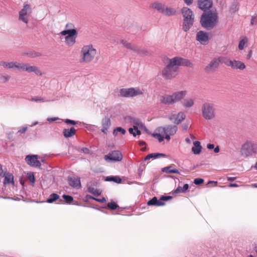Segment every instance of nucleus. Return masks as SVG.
Returning <instances> with one entry per match:
<instances>
[{
  "label": "nucleus",
  "instance_id": "nucleus-17",
  "mask_svg": "<svg viewBox=\"0 0 257 257\" xmlns=\"http://www.w3.org/2000/svg\"><path fill=\"white\" fill-rule=\"evenodd\" d=\"M70 186L73 188L79 189L81 187L80 180L79 177H70L68 179Z\"/></svg>",
  "mask_w": 257,
  "mask_h": 257
},
{
  "label": "nucleus",
  "instance_id": "nucleus-13",
  "mask_svg": "<svg viewBox=\"0 0 257 257\" xmlns=\"http://www.w3.org/2000/svg\"><path fill=\"white\" fill-rule=\"evenodd\" d=\"M38 159V156L35 155H28L25 158V161L28 165L32 167L40 168L41 164Z\"/></svg>",
  "mask_w": 257,
  "mask_h": 257
},
{
  "label": "nucleus",
  "instance_id": "nucleus-28",
  "mask_svg": "<svg viewBox=\"0 0 257 257\" xmlns=\"http://www.w3.org/2000/svg\"><path fill=\"white\" fill-rule=\"evenodd\" d=\"M166 155L163 153H152L148 154L145 158V160H148L151 159H157L160 157H165Z\"/></svg>",
  "mask_w": 257,
  "mask_h": 257
},
{
  "label": "nucleus",
  "instance_id": "nucleus-12",
  "mask_svg": "<svg viewBox=\"0 0 257 257\" xmlns=\"http://www.w3.org/2000/svg\"><path fill=\"white\" fill-rule=\"evenodd\" d=\"M104 159L107 162H117L122 159V155L119 151H113L104 156Z\"/></svg>",
  "mask_w": 257,
  "mask_h": 257
},
{
  "label": "nucleus",
  "instance_id": "nucleus-27",
  "mask_svg": "<svg viewBox=\"0 0 257 257\" xmlns=\"http://www.w3.org/2000/svg\"><path fill=\"white\" fill-rule=\"evenodd\" d=\"M162 171L168 174L174 173L179 174V170L173 167V165L164 167L162 169Z\"/></svg>",
  "mask_w": 257,
  "mask_h": 257
},
{
  "label": "nucleus",
  "instance_id": "nucleus-23",
  "mask_svg": "<svg viewBox=\"0 0 257 257\" xmlns=\"http://www.w3.org/2000/svg\"><path fill=\"white\" fill-rule=\"evenodd\" d=\"M162 14L168 16H174L176 14V11L174 8L165 6Z\"/></svg>",
  "mask_w": 257,
  "mask_h": 257
},
{
  "label": "nucleus",
  "instance_id": "nucleus-22",
  "mask_svg": "<svg viewBox=\"0 0 257 257\" xmlns=\"http://www.w3.org/2000/svg\"><path fill=\"white\" fill-rule=\"evenodd\" d=\"M5 177L4 184H14L13 175L9 173H5L3 176Z\"/></svg>",
  "mask_w": 257,
  "mask_h": 257
},
{
  "label": "nucleus",
  "instance_id": "nucleus-52",
  "mask_svg": "<svg viewBox=\"0 0 257 257\" xmlns=\"http://www.w3.org/2000/svg\"><path fill=\"white\" fill-rule=\"evenodd\" d=\"M10 78V77L9 75H4L1 77V79L4 82L8 81Z\"/></svg>",
  "mask_w": 257,
  "mask_h": 257
},
{
  "label": "nucleus",
  "instance_id": "nucleus-21",
  "mask_svg": "<svg viewBox=\"0 0 257 257\" xmlns=\"http://www.w3.org/2000/svg\"><path fill=\"white\" fill-rule=\"evenodd\" d=\"M231 67L233 69H239L242 70L245 69V65L243 62L240 61L233 60Z\"/></svg>",
  "mask_w": 257,
  "mask_h": 257
},
{
  "label": "nucleus",
  "instance_id": "nucleus-5",
  "mask_svg": "<svg viewBox=\"0 0 257 257\" xmlns=\"http://www.w3.org/2000/svg\"><path fill=\"white\" fill-rule=\"evenodd\" d=\"M240 152L244 157L257 154V143L251 140L246 141L241 145Z\"/></svg>",
  "mask_w": 257,
  "mask_h": 257
},
{
  "label": "nucleus",
  "instance_id": "nucleus-43",
  "mask_svg": "<svg viewBox=\"0 0 257 257\" xmlns=\"http://www.w3.org/2000/svg\"><path fill=\"white\" fill-rule=\"evenodd\" d=\"M107 206L108 208L111 210H115L118 207V205L114 202H111L108 203Z\"/></svg>",
  "mask_w": 257,
  "mask_h": 257
},
{
  "label": "nucleus",
  "instance_id": "nucleus-19",
  "mask_svg": "<svg viewBox=\"0 0 257 257\" xmlns=\"http://www.w3.org/2000/svg\"><path fill=\"white\" fill-rule=\"evenodd\" d=\"M185 118V114L182 112H179L177 115H172L170 117V119L174 120V122L176 124L180 123Z\"/></svg>",
  "mask_w": 257,
  "mask_h": 257
},
{
  "label": "nucleus",
  "instance_id": "nucleus-49",
  "mask_svg": "<svg viewBox=\"0 0 257 257\" xmlns=\"http://www.w3.org/2000/svg\"><path fill=\"white\" fill-rule=\"evenodd\" d=\"M204 182V180L201 178H196L194 180V183L195 185H200Z\"/></svg>",
  "mask_w": 257,
  "mask_h": 257
},
{
  "label": "nucleus",
  "instance_id": "nucleus-64",
  "mask_svg": "<svg viewBox=\"0 0 257 257\" xmlns=\"http://www.w3.org/2000/svg\"><path fill=\"white\" fill-rule=\"evenodd\" d=\"M82 151L85 154H88L89 150L88 148H84L82 149Z\"/></svg>",
  "mask_w": 257,
  "mask_h": 257
},
{
  "label": "nucleus",
  "instance_id": "nucleus-50",
  "mask_svg": "<svg viewBox=\"0 0 257 257\" xmlns=\"http://www.w3.org/2000/svg\"><path fill=\"white\" fill-rule=\"evenodd\" d=\"M65 122L68 124L75 125L77 122L74 120L66 119L64 120Z\"/></svg>",
  "mask_w": 257,
  "mask_h": 257
},
{
  "label": "nucleus",
  "instance_id": "nucleus-14",
  "mask_svg": "<svg viewBox=\"0 0 257 257\" xmlns=\"http://www.w3.org/2000/svg\"><path fill=\"white\" fill-rule=\"evenodd\" d=\"M209 39V36L206 32L199 31L196 34V40L201 45H207L208 43Z\"/></svg>",
  "mask_w": 257,
  "mask_h": 257
},
{
  "label": "nucleus",
  "instance_id": "nucleus-11",
  "mask_svg": "<svg viewBox=\"0 0 257 257\" xmlns=\"http://www.w3.org/2000/svg\"><path fill=\"white\" fill-rule=\"evenodd\" d=\"M120 94L121 96L125 97H134L137 95H141L143 92L139 89H135L134 88H122L120 90Z\"/></svg>",
  "mask_w": 257,
  "mask_h": 257
},
{
  "label": "nucleus",
  "instance_id": "nucleus-42",
  "mask_svg": "<svg viewBox=\"0 0 257 257\" xmlns=\"http://www.w3.org/2000/svg\"><path fill=\"white\" fill-rule=\"evenodd\" d=\"M247 42V39L245 38L242 39L240 41L238 45V49L239 50H242L244 48L245 45Z\"/></svg>",
  "mask_w": 257,
  "mask_h": 257
},
{
  "label": "nucleus",
  "instance_id": "nucleus-16",
  "mask_svg": "<svg viewBox=\"0 0 257 257\" xmlns=\"http://www.w3.org/2000/svg\"><path fill=\"white\" fill-rule=\"evenodd\" d=\"M165 127L166 135L165 139L169 141L170 140V136L174 135L177 131V127L176 125H169Z\"/></svg>",
  "mask_w": 257,
  "mask_h": 257
},
{
  "label": "nucleus",
  "instance_id": "nucleus-3",
  "mask_svg": "<svg viewBox=\"0 0 257 257\" xmlns=\"http://www.w3.org/2000/svg\"><path fill=\"white\" fill-rule=\"evenodd\" d=\"M97 51L91 44L84 45L80 51L79 61L82 63H89L96 55Z\"/></svg>",
  "mask_w": 257,
  "mask_h": 257
},
{
  "label": "nucleus",
  "instance_id": "nucleus-54",
  "mask_svg": "<svg viewBox=\"0 0 257 257\" xmlns=\"http://www.w3.org/2000/svg\"><path fill=\"white\" fill-rule=\"evenodd\" d=\"M92 199L97 202H101V203H104V202H106V199L104 197H103L101 199H97V198L92 197Z\"/></svg>",
  "mask_w": 257,
  "mask_h": 257
},
{
  "label": "nucleus",
  "instance_id": "nucleus-2",
  "mask_svg": "<svg viewBox=\"0 0 257 257\" xmlns=\"http://www.w3.org/2000/svg\"><path fill=\"white\" fill-rule=\"evenodd\" d=\"M186 90L176 91L171 94H165L160 97V102L165 105H172L181 101L187 95Z\"/></svg>",
  "mask_w": 257,
  "mask_h": 257
},
{
  "label": "nucleus",
  "instance_id": "nucleus-32",
  "mask_svg": "<svg viewBox=\"0 0 257 257\" xmlns=\"http://www.w3.org/2000/svg\"><path fill=\"white\" fill-rule=\"evenodd\" d=\"M220 62L225 64L227 66L231 67L232 64V61L227 57H220L219 58Z\"/></svg>",
  "mask_w": 257,
  "mask_h": 257
},
{
  "label": "nucleus",
  "instance_id": "nucleus-24",
  "mask_svg": "<svg viewBox=\"0 0 257 257\" xmlns=\"http://www.w3.org/2000/svg\"><path fill=\"white\" fill-rule=\"evenodd\" d=\"M181 103L183 107L185 108H190L194 105V100L191 98H187L184 99Z\"/></svg>",
  "mask_w": 257,
  "mask_h": 257
},
{
  "label": "nucleus",
  "instance_id": "nucleus-44",
  "mask_svg": "<svg viewBox=\"0 0 257 257\" xmlns=\"http://www.w3.org/2000/svg\"><path fill=\"white\" fill-rule=\"evenodd\" d=\"M152 135L153 137L157 139L159 142H162L165 138L162 135L159 134L158 133H154Z\"/></svg>",
  "mask_w": 257,
  "mask_h": 257
},
{
  "label": "nucleus",
  "instance_id": "nucleus-36",
  "mask_svg": "<svg viewBox=\"0 0 257 257\" xmlns=\"http://www.w3.org/2000/svg\"><path fill=\"white\" fill-rule=\"evenodd\" d=\"M188 187H189V186H188V184H184L183 187L179 186L175 190V193H184L188 189Z\"/></svg>",
  "mask_w": 257,
  "mask_h": 257
},
{
  "label": "nucleus",
  "instance_id": "nucleus-38",
  "mask_svg": "<svg viewBox=\"0 0 257 257\" xmlns=\"http://www.w3.org/2000/svg\"><path fill=\"white\" fill-rule=\"evenodd\" d=\"M165 7V6L164 5H163L161 4H160V3H154L153 5V7L154 9L157 10L159 12H160L162 14L163 12Z\"/></svg>",
  "mask_w": 257,
  "mask_h": 257
},
{
  "label": "nucleus",
  "instance_id": "nucleus-48",
  "mask_svg": "<svg viewBox=\"0 0 257 257\" xmlns=\"http://www.w3.org/2000/svg\"><path fill=\"white\" fill-rule=\"evenodd\" d=\"M65 30H76L75 29L74 26L72 23H68L65 26Z\"/></svg>",
  "mask_w": 257,
  "mask_h": 257
},
{
  "label": "nucleus",
  "instance_id": "nucleus-33",
  "mask_svg": "<svg viewBox=\"0 0 257 257\" xmlns=\"http://www.w3.org/2000/svg\"><path fill=\"white\" fill-rule=\"evenodd\" d=\"M220 62L225 64L227 66L231 67L232 64V61L227 57H220L219 58Z\"/></svg>",
  "mask_w": 257,
  "mask_h": 257
},
{
  "label": "nucleus",
  "instance_id": "nucleus-8",
  "mask_svg": "<svg viewBox=\"0 0 257 257\" xmlns=\"http://www.w3.org/2000/svg\"><path fill=\"white\" fill-rule=\"evenodd\" d=\"M201 111L202 116L206 120H212L215 117V108L213 103H204L201 107Z\"/></svg>",
  "mask_w": 257,
  "mask_h": 257
},
{
  "label": "nucleus",
  "instance_id": "nucleus-35",
  "mask_svg": "<svg viewBox=\"0 0 257 257\" xmlns=\"http://www.w3.org/2000/svg\"><path fill=\"white\" fill-rule=\"evenodd\" d=\"M88 191L96 196H98L101 194V192L99 190L90 186L88 187Z\"/></svg>",
  "mask_w": 257,
  "mask_h": 257
},
{
  "label": "nucleus",
  "instance_id": "nucleus-55",
  "mask_svg": "<svg viewBox=\"0 0 257 257\" xmlns=\"http://www.w3.org/2000/svg\"><path fill=\"white\" fill-rule=\"evenodd\" d=\"M134 129L136 131V135H140L141 134V132L140 130H138V128L137 127V126L136 125H134Z\"/></svg>",
  "mask_w": 257,
  "mask_h": 257
},
{
  "label": "nucleus",
  "instance_id": "nucleus-15",
  "mask_svg": "<svg viewBox=\"0 0 257 257\" xmlns=\"http://www.w3.org/2000/svg\"><path fill=\"white\" fill-rule=\"evenodd\" d=\"M198 6L199 9L205 12L212 6L211 0H198Z\"/></svg>",
  "mask_w": 257,
  "mask_h": 257
},
{
  "label": "nucleus",
  "instance_id": "nucleus-61",
  "mask_svg": "<svg viewBox=\"0 0 257 257\" xmlns=\"http://www.w3.org/2000/svg\"><path fill=\"white\" fill-rule=\"evenodd\" d=\"M32 100L34 101H43V99L36 97H33L32 98Z\"/></svg>",
  "mask_w": 257,
  "mask_h": 257
},
{
  "label": "nucleus",
  "instance_id": "nucleus-10",
  "mask_svg": "<svg viewBox=\"0 0 257 257\" xmlns=\"http://www.w3.org/2000/svg\"><path fill=\"white\" fill-rule=\"evenodd\" d=\"M32 13V8L30 4H24L23 8L19 12V20L27 24L29 22V17Z\"/></svg>",
  "mask_w": 257,
  "mask_h": 257
},
{
  "label": "nucleus",
  "instance_id": "nucleus-18",
  "mask_svg": "<svg viewBox=\"0 0 257 257\" xmlns=\"http://www.w3.org/2000/svg\"><path fill=\"white\" fill-rule=\"evenodd\" d=\"M220 63V62L219 58L218 59H216V58L214 59L206 67L205 69L207 71L214 70L216 68H217Z\"/></svg>",
  "mask_w": 257,
  "mask_h": 257
},
{
  "label": "nucleus",
  "instance_id": "nucleus-9",
  "mask_svg": "<svg viewBox=\"0 0 257 257\" xmlns=\"http://www.w3.org/2000/svg\"><path fill=\"white\" fill-rule=\"evenodd\" d=\"M77 34L76 30H63L60 32L61 35L66 36L65 42L69 47H72L75 44Z\"/></svg>",
  "mask_w": 257,
  "mask_h": 257
},
{
  "label": "nucleus",
  "instance_id": "nucleus-60",
  "mask_svg": "<svg viewBox=\"0 0 257 257\" xmlns=\"http://www.w3.org/2000/svg\"><path fill=\"white\" fill-rule=\"evenodd\" d=\"M207 148L210 150L213 149L214 148V145L213 144H209L207 145Z\"/></svg>",
  "mask_w": 257,
  "mask_h": 257
},
{
  "label": "nucleus",
  "instance_id": "nucleus-62",
  "mask_svg": "<svg viewBox=\"0 0 257 257\" xmlns=\"http://www.w3.org/2000/svg\"><path fill=\"white\" fill-rule=\"evenodd\" d=\"M251 55H252V51L251 50H250L248 52V54L247 55L246 58L247 59H249L251 58Z\"/></svg>",
  "mask_w": 257,
  "mask_h": 257
},
{
  "label": "nucleus",
  "instance_id": "nucleus-6",
  "mask_svg": "<svg viewBox=\"0 0 257 257\" xmlns=\"http://www.w3.org/2000/svg\"><path fill=\"white\" fill-rule=\"evenodd\" d=\"M183 17V30L187 32L193 24L194 16L193 12L189 8L184 7L182 9Z\"/></svg>",
  "mask_w": 257,
  "mask_h": 257
},
{
  "label": "nucleus",
  "instance_id": "nucleus-58",
  "mask_svg": "<svg viewBox=\"0 0 257 257\" xmlns=\"http://www.w3.org/2000/svg\"><path fill=\"white\" fill-rule=\"evenodd\" d=\"M211 184L213 185V186H216L217 185V181H210L208 182V184Z\"/></svg>",
  "mask_w": 257,
  "mask_h": 257
},
{
  "label": "nucleus",
  "instance_id": "nucleus-56",
  "mask_svg": "<svg viewBox=\"0 0 257 257\" xmlns=\"http://www.w3.org/2000/svg\"><path fill=\"white\" fill-rule=\"evenodd\" d=\"M27 130V127L26 126H24V127H23L22 128H21L19 131V132L21 133H25Z\"/></svg>",
  "mask_w": 257,
  "mask_h": 257
},
{
  "label": "nucleus",
  "instance_id": "nucleus-39",
  "mask_svg": "<svg viewBox=\"0 0 257 257\" xmlns=\"http://www.w3.org/2000/svg\"><path fill=\"white\" fill-rule=\"evenodd\" d=\"M118 133H121L122 135H124L126 133V131L124 128L121 127H117L113 130V135L114 136H116Z\"/></svg>",
  "mask_w": 257,
  "mask_h": 257
},
{
  "label": "nucleus",
  "instance_id": "nucleus-41",
  "mask_svg": "<svg viewBox=\"0 0 257 257\" xmlns=\"http://www.w3.org/2000/svg\"><path fill=\"white\" fill-rule=\"evenodd\" d=\"M156 131L158 134L162 135L165 138L167 135L165 127H159L156 129Z\"/></svg>",
  "mask_w": 257,
  "mask_h": 257
},
{
  "label": "nucleus",
  "instance_id": "nucleus-63",
  "mask_svg": "<svg viewBox=\"0 0 257 257\" xmlns=\"http://www.w3.org/2000/svg\"><path fill=\"white\" fill-rule=\"evenodd\" d=\"M228 186L229 187H238V185L236 184V183H231V184H230Z\"/></svg>",
  "mask_w": 257,
  "mask_h": 257
},
{
  "label": "nucleus",
  "instance_id": "nucleus-1",
  "mask_svg": "<svg viewBox=\"0 0 257 257\" xmlns=\"http://www.w3.org/2000/svg\"><path fill=\"white\" fill-rule=\"evenodd\" d=\"M193 64L188 59L180 57H175L168 59V63L163 69L162 74L165 79H171L175 77L178 72V67H192Z\"/></svg>",
  "mask_w": 257,
  "mask_h": 257
},
{
  "label": "nucleus",
  "instance_id": "nucleus-30",
  "mask_svg": "<svg viewBox=\"0 0 257 257\" xmlns=\"http://www.w3.org/2000/svg\"><path fill=\"white\" fill-rule=\"evenodd\" d=\"M172 198L171 196H162L161 197L159 200H158V202L157 203V206H163L165 204L164 202V201H167L169 199H171Z\"/></svg>",
  "mask_w": 257,
  "mask_h": 257
},
{
  "label": "nucleus",
  "instance_id": "nucleus-20",
  "mask_svg": "<svg viewBox=\"0 0 257 257\" xmlns=\"http://www.w3.org/2000/svg\"><path fill=\"white\" fill-rule=\"evenodd\" d=\"M111 125L110 119L108 117L103 118L102 120V128L101 131L104 134H106L108 129Z\"/></svg>",
  "mask_w": 257,
  "mask_h": 257
},
{
  "label": "nucleus",
  "instance_id": "nucleus-40",
  "mask_svg": "<svg viewBox=\"0 0 257 257\" xmlns=\"http://www.w3.org/2000/svg\"><path fill=\"white\" fill-rule=\"evenodd\" d=\"M59 196L55 193H53L50 195L49 198L47 199V202L51 203L59 199Z\"/></svg>",
  "mask_w": 257,
  "mask_h": 257
},
{
  "label": "nucleus",
  "instance_id": "nucleus-4",
  "mask_svg": "<svg viewBox=\"0 0 257 257\" xmlns=\"http://www.w3.org/2000/svg\"><path fill=\"white\" fill-rule=\"evenodd\" d=\"M218 22L217 14L216 12H208L202 14L200 23L202 26L207 29H212Z\"/></svg>",
  "mask_w": 257,
  "mask_h": 257
},
{
  "label": "nucleus",
  "instance_id": "nucleus-26",
  "mask_svg": "<svg viewBox=\"0 0 257 257\" xmlns=\"http://www.w3.org/2000/svg\"><path fill=\"white\" fill-rule=\"evenodd\" d=\"M202 147L199 141H195L193 142V147L192 148V151L194 154H199L201 150Z\"/></svg>",
  "mask_w": 257,
  "mask_h": 257
},
{
  "label": "nucleus",
  "instance_id": "nucleus-47",
  "mask_svg": "<svg viewBox=\"0 0 257 257\" xmlns=\"http://www.w3.org/2000/svg\"><path fill=\"white\" fill-rule=\"evenodd\" d=\"M63 198L67 203H70L73 201V197L69 195H63Z\"/></svg>",
  "mask_w": 257,
  "mask_h": 257
},
{
  "label": "nucleus",
  "instance_id": "nucleus-51",
  "mask_svg": "<svg viewBox=\"0 0 257 257\" xmlns=\"http://www.w3.org/2000/svg\"><path fill=\"white\" fill-rule=\"evenodd\" d=\"M133 122L135 124L134 125H136L137 126L143 125V123L139 119H134Z\"/></svg>",
  "mask_w": 257,
  "mask_h": 257
},
{
  "label": "nucleus",
  "instance_id": "nucleus-34",
  "mask_svg": "<svg viewBox=\"0 0 257 257\" xmlns=\"http://www.w3.org/2000/svg\"><path fill=\"white\" fill-rule=\"evenodd\" d=\"M137 50H134V51L138 53V54L141 56H144V55H149L151 54V53L147 49H141L139 48L138 47H137Z\"/></svg>",
  "mask_w": 257,
  "mask_h": 257
},
{
  "label": "nucleus",
  "instance_id": "nucleus-25",
  "mask_svg": "<svg viewBox=\"0 0 257 257\" xmlns=\"http://www.w3.org/2000/svg\"><path fill=\"white\" fill-rule=\"evenodd\" d=\"M76 133V130L72 127L69 129H64L63 131V136L65 138H69L74 136Z\"/></svg>",
  "mask_w": 257,
  "mask_h": 257
},
{
  "label": "nucleus",
  "instance_id": "nucleus-29",
  "mask_svg": "<svg viewBox=\"0 0 257 257\" xmlns=\"http://www.w3.org/2000/svg\"><path fill=\"white\" fill-rule=\"evenodd\" d=\"M120 42L124 47L127 49L132 50L133 51L137 50V46L132 45L131 43L128 42L126 40H121Z\"/></svg>",
  "mask_w": 257,
  "mask_h": 257
},
{
  "label": "nucleus",
  "instance_id": "nucleus-7",
  "mask_svg": "<svg viewBox=\"0 0 257 257\" xmlns=\"http://www.w3.org/2000/svg\"><path fill=\"white\" fill-rule=\"evenodd\" d=\"M14 69L19 71H27L28 73L34 72L37 75H43L41 71L36 66H31L28 63L14 62Z\"/></svg>",
  "mask_w": 257,
  "mask_h": 257
},
{
  "label": "nucleus",
  "instance_id": "nucleus-31",
  "mask_svg": "<svg viewBox=\"0 0 257 257\" xmlns=\"http://www.w3.org/2000/svg\"><path fill=\"white\" fill-rule=\"evenodd\" d=\"M14 62H8L4 61H0V66L4 67L7 69H14Z\"/></svg>",
  "mask_w": 257,
  "mask_h": 257
},
{
  "label": "nucleus",
  "instance_id": "nucleus-37",
  "mask_svg": "<svg viewBox=\"0 0 257 257\" xmlns=\"http://www.w3.org/2000/svg\"><path fill=\"white\" fill-rule=\"evenodd\" d=\"M105 181H113L117 183H120L121 182V179L119 177L111 176V177H107L105 179Z\"/></svg>",
  "mask_w": 257,
  "mask_h": 257
},
{
  "label": "nucleus",
  "instance_id": "nucleus-57",
  "mask_svg": "<svg viewBox=\"0 0 257 257\" xmlns=\"http://www.w3.org/2000/svg\"><path fill=\"white\" fill-rule=\"evenodd\" d=\"M134 130H135L134 129V128H130L128 129V132L130 134H132L134 137H136V134L135 132H134Z\"/></svg>",
  "mask_w": 257,
  "mask_h": 257
},
{
  "label": "nucleus",
  "instance_id": "nucleus-46",
  "mask_svg": "<svg viewBox=\"0 0 257 257\" xmlns=\"http://www.w3.org/2000/svg\"><path fill=\"white\" fill-rule=\"evenodd\" d=\"M28 177L30 181L31 182L32 185L33 186L35 181V178L34 174L32 173H28Z\"/></svg>",
  "mask_w": 257,
  "mask_h": 257
},
{
  "label": "nucleus",
  "instance_id": "nucleus-45",
  "mask_svg": "<svg viewBox=\"0 0 257 257\" xmlns=\"http://www.w3.org/2000/svg\"><path fill=\"white\" fill-rule=\"evenodd\" d=\"M157 202H158L157 198L156 197H154L152 199H151L148 202L147 204L148 205H156V206H157Z\"/></svg>",
  "mask_w": 257,
  "mask_h": 257
},
{
  "label": "nucleus",
  "instance_id": "nucleus-53",
  "mask_svg": "<svg viewBox=\"0 0 257 257\" xmlns=\"http://www.w3.org/2000/svg\"><path fill=\"white\" fill-rule=\"evenodd\" d=\"M251 24V25H256L257 24V16H254L252 17Z\"/></svg>",
  "mask_w": 257,
  "mask_h": 257
},
{
  "label": "nucleus",
  "instance_id": "nucleus-59",
  "mask_svg": "<svg viewBox=\"0 0 257 257\" xmlns=\"http://www.w3.org/2000/svg\"><path fill=\"white\" fill-rule=\"evenodd\" d=\"M185 4L187 5H190L192 4L193 0H184Z\"/></svg>",
  "mask_w": 257,
  "mask_h": 257
}]
</instances>
